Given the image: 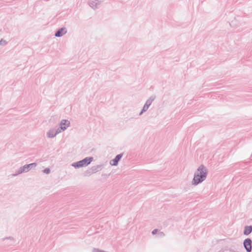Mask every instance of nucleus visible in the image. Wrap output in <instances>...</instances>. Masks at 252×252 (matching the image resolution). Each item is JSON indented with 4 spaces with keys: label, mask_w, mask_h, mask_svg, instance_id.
Wrapping results in <instances>:
<instances>
[{
    "label": "nucleus",
    "mask_w": 252,
    "mask_h": 252,
    "mask_svg": "<svg viewBox=\"0 0 252 252\" xmlns=\"http://www.w3.org/2000/svg\"><path fill=\"white\" fill-rule=\"evenodd\" d=\"M70 124L69 121L67 120H63L61 123V128L64 130L66 127H68Z\"/></svg>",
    "instance_id": "nucleus-4"
},
{
    "label": "nucleus",
    "mask_w": 252,
    "mask_h": 252,
    "mask_svg": "<svg viewBox=\"0 0 252 252\" xmlns=\"http://www.w3.org/2000/svg\"><path fill=\"white\" fill-rule=\"evenodd\" d=\"M65 33L66 31L65 28H62L58 31V32L55 34V36L57 37H60L62 36L63 34Z\"/></svg>",
    "instance_id": "nucleus-6"
},
{
    "label": "nucleus",
    "mask_w": 252,
    "mask_h": 252,
    "mask_svg": "<svg viewBox=\"0 0 252 252\" xmlns=\"http://www.w3.org/2000/svg\"><path fill=\"white\" fill-rule=\"evenodd\" d=\"M2 41H0V44H2Z\"/></svg>",
    "instance_id": "nucleus-12"
},
{
    "label": "nucleus",
    "mask_w": 252,
    "mask_h": 252,
    "mask_svg": "<svg viewBox=\"0 0 252 252\" xmlns=\"http://www.w3.org/2000/svg\"><path fill=\"white\" fill-rule=\"evenodd\" d=\"M156 232H157V230H156V229H155V230H154L152 232V233H153V234H155V233H156Z\"/></svg>",
    "instance_id": "nucleus-11"
},
{
    "label": "nucleus",
    "mask_w": 252,
    "mask_h": 252,
    "mask_svg": "<svg viewBox=\"0 0 252 252\" xmlns=\"http://www.w3.org/2000/svg\"><path fill=\"white\" fill-rule=\"evenodd\" d=\"M49 171H50V170L49 169H46L44 170V172L46 173H49Z\"/></svg>",
    "instance_id": "nucleus-10"
},
{
    "label": "nucleus",
    "mask_w": 252,
    "mask_h": 252,
    "mask_svg": "<svg viewBox=\"0 0 252 252\" xmlns=\"http://www.w3.org/2000/svg\"><path fill=\"white\" fill-rule=\"evenodd\" d=\"M244 245L247 252H251L252 249V241L250 239L245 240Z\"/></svg>",
    "instance_id": "nucleus-3"
},
{
    "label": "nucleus",
    "mask_w": 252,
    "mask_h": 252,
    "mask_svg": "<svg viewBox=\"0 0 252 252\" xmlns=\"http://www.w3.org/2000/svg\"><path fill=\"white\" fill-rule=\"evenodd\" d=\"M57 133V132H54L53 130H50L48 133V135L49 137H53L55 136Z\"/></svg>",
    "instance_id": "nucleus-9"
},
{
    "label": "nucleus",
    "mask_w": 252,
    "mask_h": 252,
    "mask_svg": "<svg viewBox=\"0 0 252 252\" xmlns=\"http://www.w3.org/2000/svg\"><path fill=\"white\" fill-rule=\"evenodd\" d=\"M206 169L202 165L200 166L197 170V173L194 177L192 182L193 184L197 185L201 182L206 178Z\"/></svg>",
    "instance_id": "nucleus-1"
},
{
    "label": "nucleus",
    "mask_w": 252,
    "mask_h": 252,
    "mask_svg": "<svg viewBox=\"0 0 252 252\" xmlns=\"http://www.w3.org/2000/svg\"><path fill=\"white\" fill-rule=\"evenodd\" d=\"M93 158H86L84 159L73 164L75 167H81L86 166L93 161Z\"/></svg>",
    "instance_id": "nucleus-2"
},
{
    "label": "nucleus",
    "mask_w": 252,
    "mask_h": 252,
    "mask_svg": "<svg viewBox=\"0 0 252 252\" xmlns=\"http://www.w3.org/2000/svg\"><path fill=\"white\" fill-rule=\"evenodd\" d=\"M34 165V166L36 165V164L35 163H32V164H28L27 165H25L23 167V169H22V172H26V171H28L29 170V168L30 167V166H32V165Z\"/></svg>",
    "instance_id": "nucleus-8"
},
{
    "label": "nucleus",
    "mask_w": 252,
    "mask_h": 252,
    "mask_svg": "<svg viewBox=\"0 0 252 252\" xmlns=\"http://www.w3.org/2000/svg\"><path fill=\"white\" fill-rule=\"evenodd\" d=\"M122 157V155H117L114 159L111 160L110 161L111 165H116L117 164L118 162L120 160V159H121Z\"/></svg>",
    "instance_id": "nucleus-5"
},
{
    "label": "nucleus",
    "mask_w": 252,
    "mask_h": 252,
    "mask_svg": "<svg viewBox=\"0 0 252 252\" xmlns=\"http://www.w3.org/2000/svg\"><path fill=\"white\" fill-rule=\"evenodd\" d=\"M252 231V227L251 226H246L245 227L244 233L245 235H249L250 233H251Z\"/></svg>",
    "instance_id": "nucleus-7"
}]
</instances>
